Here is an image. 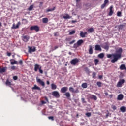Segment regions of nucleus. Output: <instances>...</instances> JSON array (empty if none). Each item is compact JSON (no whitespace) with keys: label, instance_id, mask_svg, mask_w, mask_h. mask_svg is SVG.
<instances>
[{"label":"nucleus","instance_id":"22","mask_svg":"<svg viewBox=\"0 0 126 126\" xmlns=\"http://www.w3.org/2000/svg\"><path fill=\"white\" fill-rule=\"evenodd\" d=\"M86 34H87V32H81L80 33V35L82 38H84L85 37V35H86Z\"/></svg>","mask_w":126,"mask_h":126},{"label":"nucleus","instance_id":"28","mask_svg":"<svg viewBox=\"0 0 126 126\" xmlns=\"http://www.w3.org/2000/svg\"><path fill=\"white\" fill-rule=\"evenodd\" d=\"M120 111L122 112V113H125L126 112V107L122 106L120 108Z\"/></svg>","mask_w":126,"mask_h":126},{"label":"nucleus","instance_id":"4","mask_svg":"<svg viewBox=\"0 0 126 126\" xmlns=\"http://www.w3.org/2000/svg\"><path fill=\"white\" fill-rule=\"evenodd\" d=\"M52 95L55 98H60V93L58 91H55L52 92Z\"/></svg>","mask_w":126,"mask_h":126},{"label":"nucleus","instance_id":"12","mask_svg":"<svg viewBox=\"0 0 126 126\" xmlns=\"http://www.w3.org/2000/svg\"><path fill=\"white\" fill-rule=\"evenodd\" d=\"M40 67H42L38 64H35L34 65V71L35 72L38 71V70L40 69Z\"/></svg>","mask_w":126,"mask_h":126},{"label":"nucleus","instance_id":"41","mask_svg":"<svg viewBox=\"0 0 126 126\" xmlns=\"http://www.w3.org/2000/svg\"><path fill=\"white\" fill-rule=\"evenodd\" d=\"M96 72H94L92 73V76H93V78H95V77H96Z\"/></svg>","mask_w":126,"mask_h":126},{"label":"nucleus","instance_id":"6","mask_svg":"<svg viewBox=\"0 0 126 126\" xmlns=\"http://www.w3.org/2000/svg\"><path fill=\"white\" fill-rule=\"evenodd\" d=\"M28 48H29L28 53L30 54H32V53L36 52V48H35V47H32L28 46Z\"/></svg>","mask_w":126,"mask_h":126},{"label":"nucleus","instance_id":"54","mask_svg":"<svg viewBox=\"0 0 126 126\" xmlns=\"http://www.w3.org/2000/svg\"><path fill=\"white\" fill-rule=\"evenodd\" d=\"M58 48H59V46H56L54 49L53 50V51H55V50H57V49H58Z\"/></svg>","mask_w":126,"mask_h":126},{"label":"nucleus","instance_id":"9","mask_svg":"<svg viewBox=\"0 0 126 126\" xmlns=\"http://www.w3.org/2000/svg\"><path fill=\"white\" fill-rule=\"evenodd\" d=\"M68 88L67 87H63L61 89V93H65L66 91H67Z\"/></svg>","mask_w":126,"mask_h":126},{"label":"nucleus","instance_id":"5","mask_svg":"<svg viewBox=\"0 0 126 126\" xmlns=\"http://www.w3.org/2000/svg\"><path fill=\"white\" fill-rule=\"evenodd\" d=\"M30 39V36L29 35H24L22 36V40L25 43H27Z\"/></svg>","mask_w":126,"mask_h":126},{"label":"nucleus","instance_id":"13","mask_svg":"<svg viewBox=\"0 0 126 126\" xmlns=\"http://www.w3.org/2000/svg\"><path fill=\"white\" fill-rule=\"evenodd\" d=\"M123 99H124V95H123V94H121L118 95L117 100H118V101H122Z\"/></svg>","mask_w":126,"mask_h":126},{"label":"nucleus","instance_id":"58","mask_svg":"<svg viewBox=\"0 0 126 126\" xmlns=\"http://www.w3.org/2000/svg\"><path fill=\"white\" fill-rule=\"evenodd\" d=\"M75 32H69V35H73Z\"/></svg>","mask_w":126,"mask_h":126},{"label":"nucleus","instance_id":"39","mask_svg":"<svg viewBox=\"0 0 126 126\" xmlns=\"http://www.w3.org/2000/svg\"><path fill=\"white\" fill-rule=\"evenodd\" d=\"M17 64V61H14L12 62H11V64L13 65V64Z\"/></svg>","mask_w":126,"mask_h":126},{"label":"nucleus","instance_id":"11","mask_svg":"<svg viewBox=\"0 0 126 126\" xmlns=\"http://www.w3.org/2000/svg\"><path fill=\"white\" fill-rule=\"evenodd\" d=\"M107 3H109V0H104V3L101 6V9H103V8L106 7V5H107Z\"/></svg>","mask_w":126,"mask_h":126},{"label":"nucleus","instance_id":"29","mask_svg":"<svg viewBox=\"0 0 126 126\" xmlns=\"http://www.w3.org/2000/svg\"><path fill=\"white\" fill-rule=\"evenodd\" d=\"M104 57H105L104 53H100L98 55V58H99V59H103Z\"/></svg>","mask_w":126,"mask_h":126},{"label":"nucleus","instance_id":"2","mask_svg":"<svg viewBox=\"0 0 126 126\" xmlns=\"http://www.w3.org/2000/svg\"><path fill=\"white\" fill-rule=\"evenodd\" d=\"M79 60L77 58H75L70 61V63L72 65H76L77 63H78Z\"/></svg>","mask_w":126,"mask_h":126},{"label":"nucleus","instance_id":"50","mask_svg":"<svg viewBox=\"0 0 126 126\" xmlns=\"http://www.w3.org/2000/svg\"><path fill=\"white\" fill-rule=\"evenodd\" d=\"M19 63L22 65V64L23 63V62H22V60H20L19 62Z\"/></svg>","mask_w":126,"mask_h":126},{"label":"nucleus","instance_id":"15","mask_svg":"<svg viewBox=\"0 0 126 126\" xmlns=\"http://www.w3.org/2000/svg\"><path fill=\"white\" fill-rule=\"evenodd\" d=\"M104 94L105 95V96H109V98H110V99H112V98H113V94H109L108 93V92H107V91H104Z\"/></svg>","mask_w":126,"mask_h":126},{"label":"nucleus","instance_id":"53","mask_svg":"<svg viewBox=\"0 0 126 126\" xmlns=\"http://www.w3.org/2000/svg\"><path fill=\"white\" fill-rule=\"evenodd\" d=\"M55 37H58L59 36V33L58 32H56L54 33Z\"/></svg>","mask_w":126,"mask_h":126},{"label":"nucleus","instance_id":"18","mask_svg":"<svg viewBox=\"0 0 126 126\" xmlns=\"http://www.w3.org/2000/svg\"><path fill=\"white\" fill-rule=\"evenodd\" d=\"M90 99H93V100H94V101H96L97 98V96L95 95H91L90 97H89Z\"/></svg>","mask_w":126,"mask_h":126},{"label":"nucleus","instance_id":"36","mask_svg":"<svg viewBox=\"0 0 126 126\" xmlns=\"http://www.w3.org/2000/svg\"><path fill=\"white\" fill-rule=\"evenodd\" d=\"M94 62L95 63V65H97V64H98V63H99V60L96 59L94 60Z\"/></svg>","mask_w":126,"mask_h":126},{"label":"nucleus","instance_id":"62","mask_svg":"<svg viewBox=\"0 0 126 126\" xmlns=\"http://www.w3.org/2000/svg\"><path fill=\"white\" fill-rule=\"evenodd\" d=\"M40 5H43V4H44V2H40Z\"/></svg>","mask_w":126,"mask_h":126},{"label":"nucleus","instance_id":"40","mask_svg":"<svg viewBox=\"0 0 126 126\" xmlns=\"http://www.w3.org/2000/svg\"><path fill=\"white\" fill-rule=\"evenodd\" d=\"M38 70H39V73H40V74H43V70H42V67H40Z\"/></svg>","mask_w":126,"mask_h":126},{"label":"nucleus","instance_id":"37","mask_svg":"<svg viewBox=\"0 0 126 126\" xmlns=\"http://www.w3.org/2000/svg\"><path fill=\"white\" fill-rule=\"evenodd\" d=\"M117 16L121 17L122 16V12L121 11H118L117 13Z\"/></svg>","mask_w":126,"mask_h":126},{"label":"nucleus","instance_id":"31","mask_svg":"<svg viewBox=\"0 0 126 126\" xmlns=\"http://www.w3.org/2000/svg\"><path fill=\"white\" fill-rule=\"evenodd\" d=\"M42 21L43 22V23H48V18H44L42 19Z\"/></svg>","mask_w":126,"mask_h":126},{"label":"nucleus","instance_id":"23","mask_svg":"<svg viewBox=\"0 0 126 126\" xmlns=\"http://www.w3.org/2000/svg\"><path fill=\"white\" fill-rule=\"evenodd\" d=\"M63 18H64V19H69L71 18V16H70L68 14H66L65 16H63Z\"/></svg>","mask_w":126,"mask_h":126},{"label":"nucleus","instance_id":"34","mask_svg":"<svg viewBox=\"0 0 126 126\" xmlns=\"http://www.w3.org/2000/svg\"><path fill=\"white\" fill-rule=\"evenodd\" d=\"M6 85H8V86H10L11 85V83L8 81V80H7L5 83Z\"/></svg>","mask_w":126,"mask_h":126},{"label":"nucleus","instance_id":"45","mask_svg":"<svg viewBox=\"0 0 126 126\" xmlns=\"http://www.w3.org/2000/svg\"><path fill=\"white\" fill-rule=\"evenodd\" d=\"M20 24H21L20 22H18V23L16 25L15 28H18V27H19V25H20Z\"/></svg>","mask_w":126,"mask_h":126},{"label":"nucleus","instance_id":"26","mask_svg":"<svg viewBox=\"0 0 126 126\" xmlns=\"http://www.w3.org/2000/svg\"><path fill=\"white\" fill-rule=\"evenodd\" d=\"M51 88L53 89V90H55L57 89V85L55 84H51Z\"/></svg>","mask_w":126,"mask_h":126},{"label":"nucleus","instance_id":"8","mask_svg":"<svg viewBox=\"0 0 126 126\" xmlns=\"http://www.w3.org/2000/svg\"><path fill=\"white\" fill-rule=\"evenodd\" d=\"M125 83V80L124 79L120 80L117 83V87H122L123 84Z\"/></svg>","mask_w":126,"mask_h":126},{"label":"nucleus","instance_id":"64","mask_svg":"<svg viewBox=\"0 0 126 126\" xmlns=\"http://www.w3.org/2000/svg\"><path fill=\"white\" fill-rule=\"evenodd\" d=\"M76 2H79V1H80V0H76Z\"/></svg>","mask_w":126,"mask_h":126},{"label":"nucleus","instance_id":"3","mask_svg":"<svg viewBox=\"0 0 126 126\" xmlns=\"http://www.w3.org/2000/svg\"><path fill=\"white\" fill-rule=\"evenodd\" d=\"M30 30L33 31L35 30L36 32H38V31H40V27L39 26L35 25V26H33L30 27Z\"/></svg>","mask_w":126,"mask_h":126},{"label":"nucleus","instance_id":"20","mask_svg":"<svg viewBox=\"0 0 126 126\" xmlns=\"http://www.w3.org/2000/svg\"><path fill=\"white\" fill-rule=\"evenodd\" d=\"M69 91H71V92H73L74 93H78V91H74V89L72 87H70L69 88Z\"/></svg>","mask_w":126,"mask_h":126},{"label":"nucleus","instance_id":"46","mask_svg":"<svg viewBox=\"0 0 126 126\" xmlns=\"http://www.w3.org/2000/svg\"><path fill=\"white\" fill-rule=\"evenodd\" d=\"M81 101H82V103L86 104V101H85V98H82L81 99Z\"/></svg>","mask_w":126,"mask_h":126},{"label":"nucleus","instance_id":"57","mask_svg":"<svg viewBox=\"0 0 126 126\" xmlns=\"http://www.w3.org/2000/svg\"><path fill=\"white\" fill-rule=\"evenodd\" d=\"M75 22H77V21L76 20H72L71 23H75Z\"/></svg>","mask_w":126,"mask_h":126},{"label":"nucleus","instance_id":"17","mask_svg":"<svg viewBox=\"0 0 126 126\" xmlns=\"http://www.w3.org/2000/svg\"><path fill=\"white\" fill-rule=\"evenodd\" d=\"M120 69H121V70H126V65L121 64L120 66Z\"/></svg>","mask_w":126,"mask_h":126},{"label":"nucleus","instance_id":"21","mask_svg":"<svg viewBox=\"0 0 126 126\" xmlns=\"http://www.w3.org/2000/svg\"><path fill=\"white\" fill-rule=\"evenodd\" d=\"M84 70L86 73H87V74H90L91 73L90 70H89V68H88V67L85 68Z\"/></svg>","mask_w":126,"mask_h":126},{"label":"nucleus","instance_id":"16","mask_svg":"<svg viewBox=\"0 0 126 126\" xmlns=\"http://www.w3.org/2000/svg\"><path fill=\"white\" fill-rule=\"evenodd\" d=\"M113 14H114V11H113V6H111L110 7V11L108 15H109V16H111V15H113Z\"/></svg>","mask_w":126,"mask_h":126},{"label":"nucleus","instance_id":"33","mask_svg":"<svg viewBox=\"0 0 126 126\" xmlns=\"http://www.w3.org/2000/svg\"><path fill=\"white\" fill-rule=\"evenodd\" d=\"M88 32H93L94 31V29L93 28H90L87 30Z\"/></svg>","mask_w":126,"mask_h":126},{"label":"nucleus","instance_id":"55","mask_svg":"<svg viewBox=\"0 0 126 126\" xmlns=\"http://www.w3.org/2000/svg\"><path fill=\"white\" fill-rule=\"evenodd\" d=\"M98 78L99 79H102V78H103V75H99Z\"/></svg>","mask_w":126,"mask_h":126},{"label":"nucleus","instance_id":"14","mask_svg":"<svg viewBox=\"0 0 126 126\" xmlns=\"http://www.w3.org/2000/svg\"><path fill=\"white\" fill-rule=\"evenodd\" d=\"M89 54L90 55L93 54V47H92V45L89 46Z\"/></svg>","mask_w":126,"mask_h":126},{"label":"nucleus","instance_id":"38","mask_svg":"<svg viewBox=\"0 0 126 126\" xmlns=\"http://www.w3.org/2000/svg\"><path fill=\"white\" fill-rule=\"evenodd\" d=\"M86 116L89 118V117H91V112H88L86 113Z\"/></svg>","mask_w":126,"mask_h":126},{"label":"nucleus","instance_id":"10","mask_svg":"<svg viewBox=\"0 0 126 126\" xmlns=\"http://www.w3.org/2000/svg\"><path fill=\"white\" fill-rule=\"evenodd\" d=\"M94 48V50L95 51H99V52H102V48H101V46L99 45H95Z\"/></svg>","mask_w":126,"mask_h":126},{"label":"nucleus","instance_id":"59","mask_svg":"<svg viewBox=\"0 0 126 126\" xmlns=\"http://www.w3.org/2000/svg\"><path fill=\"white\" fill-rule=\"evenodd\" d=\"M11 69H13V70H14V69H15V66H13L11 67Z\"/></svg>","mask_w":126,"mask_h":126},{"label":"nucleus","instance_id":"42","mask_svg":"<svg viewBox=\"0 0 126 126\" xmlns=\"http://www.w3.org/2000/svg\"><path fill=\"white\" fill-rule=\"evenodd\" d=\"M32 9H33V5H31L28 8V10H29V11H31V10H32Z\"/></svg>","mask_w":126,"mask_h":126},{"label":"nucleus","instance_id":"25","mask_svg":"<svg viewBox=\"0 0 126 126\" xmlns=\"http://www.w3.org/2000/svg\"><path fill=\"white\" fill-rule=\"evenodd\" d=\"M83 40L82 39H80L77 41V44L78 46H80V45H81V44H83Z\"/></svg>","mask_w":126,"mask_h":126},{"label":"nucleus","instance_id":"51","mask_svg":"<svg viewBox=\"0 0 126 126\" xmlns=\"http://www.w3.org/2000/svg\"><path fill=\"white\" fill-rule=\"evenodd\" d=\"M7 55L8 57H10L11 56V53L7 52Z\"/></svg>","mask_w":126,"mask_h":126},{"label":"nucleus","instance_id":"19","mask_svg":"<svg viewBox=\"0 0 126 126\" xmlns=\"http://www.w3.org/2000/svg\"><path fill=\"white\" fill-rule=\"evenodd\" d=\"M32 89L33 90H41V88L38 86H37L36 85H34V87L32 88Z\"/></svg>","mask_w":126,"mask_h":126},{"label":"nucleus","instance_id":"43","mask_svg":"<svg viewBox=\"0 0 126 126\" xmlns=\"http://www.w3.org/2000/svg\"><path fill=\"white\" fill-rule=\"evenodd\" d=\"M119 29H123L124 28V25H120L118 26Z\"/></svg>","mask_w":126,"mask_h":126},{"label":"nucleus","instance_id":"7","mask_svg":"<svg viewBox=\"0 0 126 126\" xmlns=\"http://www.w3.org/2000/svg\"><path fill=\"white\" fill-rule=\"evenodd\" d=\"M36 81L37 83H39L43 87H45V82L43 81L41 79H36Z\"/></svg>","mask_w":126,"mask_h":126},{"label":"nucleus","instance_id":"35","mask_svg":"<svg viewBox=\"0 0 126 126\" xmlns=\"http://www.w3.org/2000/svg\"><path fill=\"white\" fill-rule=\"evenodd\" d=\"M0 72H1V73H2L3 72H5V68H1L0 69Z\"/></svg>","mask_w":126,"mask_h":126},{"label":"nucleus","instance_id":"56","mask_svg":"<svg viewBox=\"0 0 126 126\" xmlns=\"http://www.w3.org/2000/svg\"><path fill=\"white\" fill-rule=\"evenodd\" d=\"M74 42H75V40H72V41L70 42L69 44L70 45L73 44V43H74Z\"/></svg>","mask_w":126,"mask_h":126},{"label":"nucleus","instance_id":"49","mask_svg":"<svg viewBox=\"0 0 126 126\" xmlns=\"http://www.w3.org/2000/svg\"><path fill=\"white\" fill-rule=\"evenodd\" d=\"M15 27H16V26L15 25V24H14L13 25V27H12V28H13V29H17V28H15Z\"/></svg>","mask_w":126,"mask_h":126},{"label":"nucleus","instance_id":"24","mask_svg":"<svg viewBox=\"0 0 126 126\" xmlns=\"http://www.w3.org/2000/svg\"><path fill=\"white\" fill-rule=\"evenodd\" d=\"M64 95L66 96V98H70V93L69 92H66Z\"/></svg>","mask_w":126,"mask_h":126},{"label":"nucleus","instance_id":"30","mask_svg":"<svg viewBox=\"0 0 126 126\" xmlns=\"http://www.w3.org/2000/svg\"><path fill=\"white\" fill-rule=\"evenodd\" d=\"M82 88H87V83H83L81 85Z\"/></svg>","mask_w":126,"mask_h":126},{"label":"nucleus","instance_id":"27","mask_svg":"<svg viewBox=\"0 0 126 126\" xmlns=\"http://www.w3.org/2000/svg\"><path fill=\"white\" fill-rule=\"evenodd\" d=\"M56 9V7H54L53 8L51 9H46V12H50V11H54Z\"/></svg>","mask_w":126,"mask_h":126},{"label":"nucleus","instance_id":"63","mask_svg":"<svg viewBox=\"0 0 126 126\" xmlns=\"http://www.w3.org/2000/svg\"><path fill=\"white\" fill-rule=\"evenodd\" d=\"M108 48L109 47L108 46H105L104 49H108Z\"/></svg>","mask_w":126,"mask_h":126},{"label":"nucleus","instance_id":"1","mask_svg":"<svg viewBox=\"0 0 126 126\" xmlns=\"http://www.w3.org/2000/svg\"><path fill=\"white\" fill-rule=\"evenodd\" d=\"M123 53V49L122 48H119L116 51L115 54H108L107 55V58L113 59L111 60V63H115L116 62H118V60H120L122 58V54Z\"/></svg>","mask_w":126,"mask_h":126},{"label":"nucleus","instance_id":"32","mask_svg":"<svg viewBox=\"0 0 126 126\" xmlns=\"http://www.w3.org/2000/svg\"><path fill=\"white\" fill-rule=\"evenodd\" d=\"M96 85H97V86H98L99 87H102V82H97Z\"/></svg>","mask_w":126,"mask_h":126},{"label":"nucleus","instance_id":"60","mask_svg":"<svg viewBox=\"0 0 126 126\" xmlns=\"http://www.w3.org/2000/svg\"><path fill=\"white\" fill-rule=\"evenodd\" d=\"M41 103H42V104H46V101H45L44 100H42Z\"/></svg>","mask_w":126,"mask_h":126},{"label":"nucleus","instance_id":"61","mask_svg":"<svg viewBox=\"0 0 126 126\" xmlns=\"http://www.w3.org/2000/svg\"><path fill=\"white\" fill-rule=\"evenodd\" d=\"M46 83H47V85H50V81H47Z\"/></svg>","mask_w":126,"mask_h":126},{"label":"nucleus","instance_id":"44","mask_svg":"<svg viewBox=\"0 0 126 126\" xmlns=\"http://www.w3.org/2000/svg\"><path fill=\"white\" fill-rule=\"evenodd\" d=\"M49 120H51V121H54L55 119H54L53 116H49L48 117Z\"/></svg>","mask_w":126,"mask_h":126},{"label":"nucleus","instance_id":"48","mask_svg":"<svg viewBox=\"0 0 126 126\" xmlns=\"http://www.w3.org/2000/svg\"><path fill=\"white\" fill-rule=\"evenodd\" d=\"M17 79H18V77H17V76H13V79L14 80H17Z\"/></svg>","mask_w":126,"mask_h":126},{"label":"nucleus","instance_id":"47","mask_svg":"<svg viewBox=\"0 0 126 126\" xmlns=\"http://www.w3.org/2000/svg\"><path fill=\"white\" fill-rule=\"evenodd\" d=\"M112 108L113 109V110H114V111L117 110V107L115 105H113Z\"/></svg>","mask_w":126,"mask_h":126},{"label":"nucleus","instance_id":"52","mask_svg":"<svg viewBox=\"0 0 126 126\" xmlns=\"http://www.w3.org/2000/svg\"><path fill=\"white\" fill-rule=\"evenodd\" d=\"M44 99L46 102H48L49 99H48V97H47V96H45Z\"/></svg>","mask_w":126,"mask_h":126}]
</instances>
